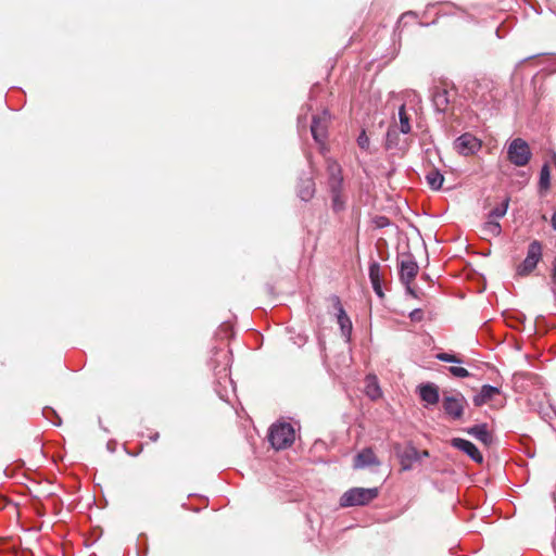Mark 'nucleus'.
Here are the masks:
<instances>
[{
    "mask_svg": "<svg viewBox=\"0 0 556 556\" xmlns=\"http://www.w3.org/2000/svg\"><path fill=\"white\" fill-rule=\"evenodd\" d=\"M214 376L216 378L215 392L220 400L229 402L230 392L235 391L233 381L229 374V354L223 350L214 352V358L211 359Z\"/></svg>",
    "mask_w": 556,
    "mask_h": 556,
    "instance_id": "obj_1",
    "label": "nucleus"
},
{
    "mask_svg": "<svg viewBox=\"0 0 556 556\" xmlns=\"http://www.w3.org/2000/svg\"><path fill=\"white\" fill-rule=\"evenodd\" d=\"M501 91L496 83L483 78L479 80L473 89L472 99L477 104L486 109H494L500 102Z\"/></svg>",
    "mask_w": 556,
    "mask_h": 556,
    "instance_id": "obj_2",
    "label": "nucleus"
},
{
    "mask_svg": "<svg viewBox=\"0 0 556 556\" xmlns=\"http://www.w3.org/2000/svg\"><path fill=\"white\" fill-rule=\"evenodd\" d=\"M379 494L377 488H352L345 491L341 498L342 507L365 506L374 501Z\"/></svg>",
    "mask_w": 556,
    "mask_h": 556,
    "instance_id": "obj_3",
    "label": "nucleus"
},
{
    "mask_svg": "<svg viewBox=\"0 0 556 556\" xmlns=\"http://www.w3.org/2000/svg\"><path fill=\"white\" fill-rule=\"evenodd\" d=\"M329 170V190L331 193L332 208L339 212L344 208V200L342 198V176L341 168L336 162H331L328 165Z\"/></svg>",
    "mask_w": 556,
    "mask_h": 556,
    "instance_id": "obj_4",
    "label": "nucleus"
},
{
    "mask_svg": "<svg viewBox=\"0 0 556 556\" xmlns=\"http://www.w3.org/2000/svg\"><path fill=\"white\" fill-rule=\"evenodd\" d=\"M507 159L517 167L528 165L532 157L529 143L522 138H515L507 144Z\"/></svg>",
    "mask_w": 556,
    "mask_h": 556,
    "instance_id": "obj_5",
    "label": "nucleus"
},
{
    "mask_svg": "<svg viewBox=\"0 0 556 556\" xmlns=\"http://www.w3.org/2000/svg\"><path fill=\"white\" fill-rule=\"evenodd\" d=\"M268 440L276 450L287 448L294 441V429L288 422L275 424L269 429Z\"/></svg>",
    "mask_w": 556,
    "mask_h": 556,
    "instance_id": "obj_6",
    "label": "nucleus"
},
{
    "mask_svg": "<svg viewBox=\"0 0 556 556\" xmlns=\"http://www.w3.org/2000/svg\"><path fill=\"white\" fill-rule=\"evenodd\" d=\"M467 406V400L460 392L444 393L442 407L444 413L453 420H459Z\"/></svg>",
    "mask_w": 556,
    "mask_h": 556,
    "instance_id": "obj_7",
    "label": "nucleus"
},
{
    "mask_svg": "<svg viewBox=\"0 0 556 556\" xmlns=\"http://www.w3.org/2000/svg\"><path fill=\"white\" fill-rule=\"evenodd\" d=\"M542 258V244L538 240H533L528 245L527 256L523 260V262L517 267V274L519 276H528L530 275L535 267L538 266V263Z\"/></svg>",
    "mask_w": 556,
    "mask_h": 556,
    "instance_id": "obj_8",
    "label": "nucleus"
},
{
    "mask_svg": "<svg viewBox=\"0 0 556 556\" xmlns=\"http://www.w3.org/2000/svg\"><path fill=\"white\" fill-rule=\"evenodd\" d=\"M329 121L330 114L326 109L323 110L320 114L313 115L312 117L311 132L313 139L321 146L325 143V140L327 139Z\"/></svg>",
    "mask_w": 556,
    "mask_h": 556,
    "instance_id": "obj_9",
    "label": "nucleus"
},
{
    "mask_svg": "<svg viewBox=\"0 0 556 556\" xmlns=\"http://www.w3.org/2000/svg\"><path fill=\"white\" fill-rule=\"evenodd\" d=\"M402 135L396 124L390 125L386 134V150L404 153L408 149L409 142Z\"/></svg>",
    "mask_w": 556,
    "mask_h": 556,
    "instance_id": "obj_10",
    "label": "nucleus"
},
{
    "mask_svg": "<svg viewBox=\"0 0 556 556\" xmlns=\"http://www.w3.org/2000/svg\"><path fill=\"white\" fill-rule=\"evenodd\" d=\"M454 148L459 154L470 155L481 149V141L473 135L466 132L454 141Z\"/></svg>",
    "mask_w": 556,
    "mask_h": 556,
    "instance_id": "obj_11",
    "label": "nucleus"
},
{
    "mask_svg": "<svg viewBox=\"0 0 556 556\" xmlns=\"http://www.w3.org/2000/svg\"><path fill=\"white\" fill-rule=\"evenodd\" d=\"M451 446L462 451L478 464H481L483 462V455L479 452L477 446L468 440L462 438H453L451 440Z\"/></svg>",
    "mask_w": 556,
    "mask_h": 556,
    "instance_id": "obj_12",
    "label": "nucleus"
},
{
    "mask_svg": "<svg viewBox=\"0 0 556 556\" xmlns=\"http://www.w3.org/2000/svg\"><path fill=\"white\" fill-rule=\"evenodd\" d=\"M418 274V265L412 255L406 256L400 263V279L408 286Z\"/></svg>",
    "mask_w": 556,
    "mask_h": 556,
    "instance_id": "obj_13",
    "label": "nucleus"
},
{
    "mask_svg": "<svg viewBox=\"0 0 556 556\" xmlns=\"http://www.w3.org/2000/svg\"><path fill=\"white\" fill-rule=\"evenodd\" d=\"M332 300L334 308L337 309V320L340 326L341 333L346 340H350L352 333V321L345 313L340 299L338 296H333Z\"/></svg>",
    "mask_w": 556,
    "mask_h": 556,
    "instance_id": "obj_14",
    "label": "nucleus"
},
{
    "mask_svg": "<svg viewBox=\"0 0 556 556\" xmlns=\"http://www.w3.org/2000/svg\"><path fill=\"white\" fill-rule=\"evenodd\" d=\"M418 394L426 406H434L440 401L439 387L432 382L418 386Z\"/></svg>",
    "mask_w": 556,
    "mask_h": 556,
    "instance_id": "obj_15",
    "label": "nucleus"
},
{
    "mask_svg": "<svg viewBox=\"0 0 556 556\" xmlns=\"http://www.w3.org/2000/svg\"><path fill=\"white\" fill-rule=\"evenodd\" d=\"M432 104L439 113H445L451 103V93L442 87H434L432 90Z\"/></svg>",
    "mask_w": 556,
    "mask_h": 556,
    "instance_id": "obj_16",
    "label": "nucleus"
},
{
    "mask_svg": "<svg viewBox=\"0 0 556 556\" xmlns=\"http://www.w3.org/2000/svg\"><path fill=\"white\" fill-rule=\"evenodd\" d=\"M315 194V182L311 176L301 177L298 184V195L299 198L307 202Z\"/></svg>",
    "mask_w": 556,
    "mask_h": 556,
    "instance_id": "obj_17",
    "label": "nucleus"
},
{
    "mask_svg": "<svg viewBox=\"0 0 556 556\" xmlns=\"http://www.w3.org/2000/svg\"><path fill=\"white\" fill-rule=\"evenodd\" d=\"M466 432L479 440L485 446H490L493 442V435L488 430L486 424L475 425L466 430Z\"/></svg>",
    "mask_w": 556,
    "mask_h": 556,
    "instance_id": "obj_18",
    "label": "nucleus"
},
{
    "mask_svg": "<svg viewBox=\"0 0 556 556\" xmlns=\"http://www.w3.org/2000/svg\"><path fill=\"white\" fill-rule=\"evenodd\" d=\"M368 276H369V280H370V283L372 286L375 293L379 298H383L384 294H383L382 286H381L380 265L378 262L372 261L369 264Z\"/></svg>",
    "mask_w": 556,
    "mask_h": 556,
    "instance_id": "obj_19",
    "label": "nucleus"
},
{
    "mask_svg": "<svg viewBox=\"0 0 556 556\" xmlns=\"http://www.w3.org/2000/svg\"><path fill=\"white\" fill-rule=\"evenodd\" d=\"M500 394V389L490 384L482 386L480 392L476 394L472 402L476 406H482L491 401L495 395Z\"/></svg>",
    "mask_w": 556,
    "mask_h": 556,
    "instance_id": "obj_20",
    "label": "nucleus"
},
{
    "mask_svg": "<svg viewBox=\"0 0 556 556\" xmlns=\"http://www.w3.org/2000/svg\"><path fill=\"white\" fill-rule=\"evenodd\" d=\"M400 459L402 469L404 471L410 470L413 463L420 460V452L416 447L409 446L402 452Z\"/></svg>",
    "mask_w": 556,
    "mask_h": 556,
    "instance_id": "obj_21",
    "label": "nucleus"
},
{
    "mask_svg": "<svg viewBox=\"0 0 556 556\" xmlns=\"http://www.w3.org/2000/svg\"><path fill=\"white\" fill-rule=\"evenodd\" d=\"M374 464H378L376 455L369 448L362 451L355 457V467L364 468Z\"/></svg>",
    "mask_w": 556,
    "mask_h": 556,
    "instance_id": "obj_22",
    "label": "nucleus"
},
{
    "mask_svg": "<svg viewBox=\"0 0 556 556\" xmlns=\"http://www.w3.org/2000/svg\"><path fill=\"white\" fill-rule=\"evenodd\" d=\"M365 393L371 400H378L381 395V389L375 376H367Z\"/></svg>",
    "mask_w": 556,
    "mask_h": 556,
    "instance_id": "obj_23",
    "label": "nucleus"
},
{
    "mask_svg": "<svg viewBox=\"0 0 556 556\" xmlns=\"http://www.w3.org/2000/svg\"><path fill=\"white\" fill-rule=\"evenodd\" d=\"M426 180L432 190H439L443 185L444 177L439 169L432 168L426 175Z\"/></svg>",
    "mask_w": 556,
    "mask_h": 556,
    "instance_id": "obj_24",
    "label": "nucleus"
},
{
    "mask_svg": "<svg viewBox=\"0 0 556 556\" xmlns=\"http://www.w3.org/2000/svg\"><path fill=\"white\" fill-rule=\"evenodd\" d=\"M399 119H400V131L403 135H407L412 131L410 126V117L406 113L405 104H402L399 109Z\"/></svg>",
    "mask_w": 556,
    "mask_h": 556,
    "instance_id": "obj_25",
    "label": "nucleus"
},
{
    "mask_svg": "<svg viewBox=\"0 0 556 556\" xmlns=\"http://www.w3.org/2000/svg\"><path fill=\"white\" fill-rule=\"evenodd\" d=\"M551 187V167L547 163L543 164L540 170L539 188L541 191H546Z\"/></svg>",
    "mask_w": 556,
    "mask_h": 556,
    "instance_id": "obj_26",
    "label": "nucleus"
},
{
    "mask_svg": "<svg viewBox=\"0 0 556 556\" xmlns=\"http://www.w3.org/2000/svg\"><path fill=\"white\" fill-rule=\"evenodd\" d=\"M509 204V198H506L501 204L493 207L489 213V218H502L506 215Z\"/></svg>",
    "mask_w": 556,
    "mask_h": 556,
    "instance_id": "obj_27",
    "label": "nucleus"
},
{
    "mask_svg": "<svg viewBox=\"0 0 556 556\" xmlns=\"http://www.w3.org/2000/svg\"><path fill=\"white\" fill-rule=\"evenodd\" d=\"M435 358L438 361L444 362V363H453V364H462L463 361L457 357L455 354L446 353V352H440L435 354Z\"/></svg>",
    "mask_w": 556,
    "mask_h": 556,
    "instance_id": "obj_28",
    "label": "nucleus"
},
{
    "mask_svg": "<svg viewBox=\"0 0 556 556\" xmlns=\"http://www.w3.org/2000/svg\"><path fill=\"white\" fill-rule=\"evenodd\" d=\"M484 230L493 236H498L502 231V227L498 222L489 218V220L484 224Z\"/></svg>",
    "mask_w": 556,
    "mask_h": 556,
    "instance_id": "obj_29",
    "label": "nucleus"
},
{
    "mask_svg": "<svg viewBox=\"0 0 556 556\" xmlns=\"http://www.w3.org/2000/svg\"><path fill=\"white\" fill-rule=\"evenodd\" d=\"M357 146L364 151L369 150L370 141L365 129H362L356 139Z\"/></svg>",
    "mask_w": 556,
    "mask_h": 556,
    "instance_id": "obj_30",
    "label": "nucleus"
},
{
    "mask_svg": "<svg viewBox=\"0 0 556 556\" xmlns=\"http://www.w3.org/2000/svg\"><path fill=\"white\" fill-rule=\"evenodd\" d=\"M448 371L456 378H467L470 376V372L466 368L459 366H451L448 367Z\"/></svg>",
    "mask_w": 556,
    "mask_h": 556,
    "instance_id": "obj_31",
    "label": "nucleus"
},
{
    "mask_svg": "<svg viewBox=\"0 0 556 556\" xmlns=\"http://www.w3.org/2000/svg\"><path fill=\"white\" fill-rule=\"evenodd\" d=\"M42 415L47 418V419H50L51 416L55 417L56 420H51V422L55 426H60L61 425V418L59 417V415L55 413L54 409L50 408V407H45L42 409Z\"/></svg>",
    "mask_w": 556,
    "mask_h": 556,
    "instance_id": "obj_32",
    "label": "nucleus"
},
{
    "mask_svg": "<svg viewBox=\"0 0 556 556\" xmlns=\"http://www.w3.org/2000/svg\"><path fill=\"white\" fill-rule=\"evenodd\" d=\"M409 318L414 323H419L424 319V311L416 308L409 313Z\"/></svg>",
    "mask_w": 556,
    "mask_h": 556,
    "instance_id": "obj_33",
    "label": "nucleus"
},
{
    "mask_svg": "<svg viewBox=\"0 0 556 556\" xmlns=\"http://www.w3.org/2000/svg\"><path fill=\"white\" fill-rule=\"evenodd\" d=\"M417 14L413 11H408L402 14L401 22L405 21L406 18H416Z\"/></svg>",
    "mask_w": 556,
    "mask_h": 556,
    "instance_id": "obj_34",
    "label": "nucleus"
},
{
    "mask_svg": "<svg viewBox=\"0 0 556 556\" xmlns=\"http://www.w3.org/2000/svg\"><path fill=\"white\" fill-rule=\"evenodd\" d=\"M552 266H553V268H552V275H551V277H552V282H553V283H556V256H555V257H554V260H553Z\"/></svg>",
    "mask_w": 556,
    "mask_h": 556,
    "instance_id": "obj_35",
    "label": "nucleus"
},
{
    "mask_svg": "<svg viewBox=\"0 0 556 556\" xmlns=\"http://www.w3.org/2000/svg\"><path fill=\"white\" fill-rule=\"evenodd\" d=\"M551 226L554 230H556V208L551 218Z\"/></svg>",
    "mask_w": 556,
    "mask_h": 556,
    "instance_id": "obj_36",
    "label": "nucleus"
},
{
    "mask_svg": "<svg viewBox=\"0 0 556 556\" xmlns=\"http://www.w3.org/2000/svg\"><path fill=\"white\" fill-rule=\"evenodd\" d=\"M305 122H306V116L300 115L299 118H298L299 127L304 126Z\"/></svg>",
    "mask_w": 556,
    "mask_h": 556,
    "instance_id": "obj_37",
    "label": "nucleus"
},
{
    "mask_svg": "<svg viewBox=\"0 0 556 556\" xmlns=\"http://www.w3.org/2000/svg\"><path fill=\"white\" fill-rule=\"evenodd\" d=\"M406 291L413 296H417L415 290L410 287V285L406 286Z\"/></svg>",
    "mask_w": 556,
    "mask_h": 556,
    "instance_id": "obj_38",
    "label": "nucleus"
},
{
    "mask_svg": "<svg viewBox=\"0 0 556 556\" xmlns=\"http://www.w3.org/2000/svg\"><path fill=\"white\" fill-rule=\"evenodd\" d=\"M428 456H429V452L428 451L425 450V451L420 452V458L421 457H428Z\"/></svg>",
    "mask_w": 556,
    "mask_h": 556,
    "instance_id": "obj_39",
    "label": "nucleus"
},
{
    "mask_svg": "<svg viewBox=\"0 0 556 556\" xmlns=\"http://www.w3.org/2000/svg\"><path fill=\"white\" fill-rule=\"evenodd\" d=\"M159 439V433H154L152 437H151V440L152 441H156Z\"/></svg>",
    "mask_w": 556,
    "mask_h": 556,
    "instance_id": "obj_40",
    "label": "nucleus"
}]
</instances>
